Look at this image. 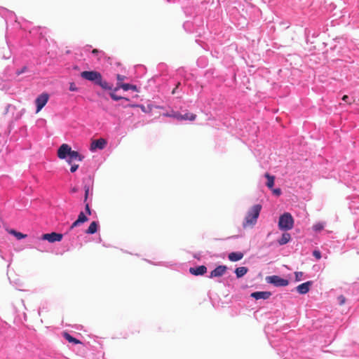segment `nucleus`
<instances>
[{
    "mask_svg": "<svg viewBox=\"0 0 359 359\" xmlns=\"http://www.w3.org/2000/svg\"><path fill=\"white\" fill-rule=\"evenodd\" d=\"M261 210L262 205L259 204L255 205L250 208L243 223V228L252 227L257 223Z\"/></svg>",
    "mask_w": 359,
    "mask_h": 359,
    "instance_id": "f257e3e1",
    "label": "nucleus"
},
{
    "mask_svg": "<svg viewBox=\"0 0 359 359\" xmlns=\"http://www.w3.org/2000/svg\"><path fill=\"white\" fill-rule=\"evenodd\" d=\"M294 219L290 213L285 212L282 215L278 221V226L282 230H290L293 228Z\"/></svg>",
    "mask_w": 359,
    "mask_h": 359,
    "instance_id": "f03ea898",
    "label": "nucleus"
},
{
    "mask_svg": "<svg viewBox=\"0 0 359 359\" xmlns=\"http://www.w3.org/2000/svg\"><path fill=\"white\" fill-rule=\"evenodd\" d=\"M102 74L97 71H83L81 73V77L85 80L92 81L97 84Z\"/></svg>",
    "mask_w": 359,
    "mask_h": 359,
    "instance_id": "7ed1b4c3",
    "label": "nucleus"
},
{
    "mask_svg": "<svg viewBox=\"0 0 359 359\" xmlns=\"http://www.w3.org/2000/svg\"><path fill=\"white\" fill-rule=\"evenodd\" d=\"M266 282L276 287L287 286L289 284V281L287 279H284L278 276H271L266 278Z\"/></svg>",
    "mask_w": 359,
    "mask_h": 359,
    "instance_id": "20e7f679",
    "label": "nucleus"
},
{
    "mask_svg": "<svg viewBox=\"0 0 359 359\" xmlns=\"http://www.w3.org/2000/svg\"><path fill=\"white\" fill-rule=\"evenodd\" d=\"M48 99L49 95L48 93H42L36 97L35 100V103L36 104V113L39 112L46 104Z\"/></svg>",
    "mask_w": 359,
    "mask_h": 359,
    "instance_id": "39448f33",
    "label": "nucleus"
},
{
    "mask_svg": "<svg viewBox=\"0 0 359 359\" xmlns=\"http://www.w3.org/2000/svg\"><path fill=\"white\" fill-rule=\"evenodd\" d=\"M72 148L67 144H62L57 150V156L60 159H65L69 157Z\"/></svg>",
    "mask_w": 359,
    "mask_h": 359,
    "instance_id": "423d86ee",
    "label": "nucleus"
},
{
    "mask_svg": "<svg viewBox=\"0 0 359 359\" xmlns=\"http://www.w3.org/2000/svg\"><path fill=\"white\" fill-rule=\"evenodd\" d=\"M63 235L62 233L52 232L50 233H45L42 236V239L48 241L50 243L55 241H60L62 239Z\"/></svg>",
    "mask_w": 359,
    "mask_h": 359,
    "instance_id": "0eeeda50",
    "label": "nucleus"
},
{
    "mask_svg": "<svg viewBox=\"0 0 359 359\" xmlns=\"http://www.w3.org/2000/svg\"><path fill=\"white\" fill-rule=\"evenodd\" d=\"M227 267L224 265H219L210 272V278L221 277L226 271Z\"/></svg>",
    "mask_w": 359,
    "mask_h": 359,
    "instance_id": "6e6552de",
    "label": "nucleus"
},
{
    "mask_svg": "<svg viewBox=\"0 0 359 359\" xmlns=\"http://www.w3.org/2000/svg\"><path fill=\"white\" fill-rule=\"evenodd\" d=\"M88 220V217L85 215L83 212H81L78 216V218L76 221H74L69 227V231L72 230L74 228L80 226L81 224L87 222Z\"/></svg>",
    "mask_w": 359,
    "mask_h": 359,
    "instance_id": "1a4fd4ad",
    "label": "nucleus"
},
{
    "mask_svg": "<svg viewBox=\"0 0 359 359\" xmlns=\"http://www.w3.org/2000/svg\"><path fill=\"white\" fill-rule=\"evenodd\" d=\"M84 156L78 151L72 150L67 159V163L72 164L74 161H82Z\"/></svg>",
    "mask_w": 359,
    "mask_h": 359,
    "instance_id": "9d476101",
    "label": "nucleus"
},
{
    "mask_svg": "<svg viewBox=\"0 0 359 359\" xmlns=\"http://www.w3.org/2000/svg\"><path fill=\"white\" fill-rule=\"evenodd\" d=\"M311 285V281H307L302 283L297 287V291L301 294H306L309 291Z\"/></svg>",
    "mask_w": 359,
    "mask_h": 359,
    "instance_id": "9b49d317",
    "label": "nucleus"
},
{
    "mask_svg": "<svg viewBox=\"0 0 359 359\" xmlns=\"http://www.w3.org/2000/svg\"><path fill=\"white\" fill-rule=\"evenodd\" d=\"M271 296V292L268 291L255 292L251 294V297L255 299H267Z\"/></svg>",
    "mask_w": 359,
    "mask_h": 359,
    "instance_id": "f8f14e48",
    "label": "nucleus"
},
{
    "mask_svg": "<svg viewBox=\"0 0 359 359\" xmlns=\"http://www.w3.org/2000/svg\"><path fill=\"white\" fill-rule=\"evenodd\" d=\"M107 144V141L103 138H100L98 140H94L90 145L91 150H94L96 149H102L105 145Z\"/></svg>",
    "mask_w": 359,
    "mask_h": 359,
    "instance_id": "ddd939ff",
    "label": "nucleus"
},
{
    "mask_svg": "<svg viewBox=\"0 0 359 359\" xmlns=\"http://www.w3.org/2000/svg\"><path fill=\"white\" fill-rule=\"evenodd\" d=\"M207 271L206 266L201 265L197 267H191L189 272L194 276L203 275Z\"/></svg>",
    "mask_w": 359,
    "mask_h": 359,
    "instance_id": "4468645a",
    "label": "nucleus"
},
{
    "mask_svg": "<svg viewBox=\"0 0 359 359\" xmlns=\"http://www.w3.org/2000/svg\"><path fill=\"white\" fill-rule=\"evenodd\" d=\"M119 88H122L123 90L127 91L129 90H132L133 91H137V86L135 85L129 84V83H121L120 82L117 83V86L114 89L115 91L118 90Z\"/></svg>",
    "mask_w": 359,
    "mask_h": 359,
    "instance_id": "2eb2a0df",
    "label": "nucleus"
},
{
    "mask_svg": "<svg viewBox=\"0 0 359 359\" xmlns=\"http://www.w3.org/2000/svg\"><path fill=\"white\" fill-rule=\"evenodd\" d=\"M243 253L241 252H233L229 254L228 258L231 262H237L243 257Z\"/></svg>",
    "mask_w": 359,
    "mask_h": 359,
    "instance_id": "dca6fc26",
    "label": "nucleus"
},
{
    "mask_svg": "<svg viewBox=\"0 0 359 359\" xmlns=\"http://www.w3.org/2000/svg\"><path fill=\"white\" fill-rule=\"evenodd\" d=\"M176 117L178 120L194 121L196 118V115L191 113H186L184 114H178Z\"/></svg>",
    "mask_w": 359,
    "mask_h": 359,
    "instance_id": "f3484780",
    "label": "nucleus"
},
{
    "mask_svg": "<svg viewBox=\"0 0 359 359\" xmlns=\"http://www.w3.org/2000/svg\"><path fill=\"white\" fill-rule=\"evenodd\" d=\"M98 228V223L97 222H92L86 231L87 234H94L97 232Z\"/></svg>",
    "mask_w": 359,
    "mask_h": 359,
    "instance_id": "a211bd4d",
    "label": "nucleus"
},
{
    "mask_svg": "<svg viewBox=\"0 0 359 359\" xmlns=\"http://www.w3.org/2000/svg\"><path fill=\"white\" fill-rule=\"evenodd\" d=\"M62 336L64 338L67 340L69 343H72L74 344H81V341L74 337H73L72 335H70L68 332H64L62 333Z\"/></svg>",
    "mask_w": 359,
    "mask_h": 359,
    "instance_id": "6ab92c4d",
    "label": "nucleus"
},
{
    "mask_svg": "<svg viewBox=\"0 0 359 359\" xmlns=\"http://www.w3.org/2000/svg\"><path fill=\"white\" fill-rule=\"evenodd\" d=\"M96 85L100 86L104 90L112 89L111 85H110L108 82L102 79V76H101V78L99 79Z\"/></svg>",
    "mask_w": 359,
    "mask_h": 359,
    "instance_id": "aec40b11",
    "label": "nucleus"
},
{
    "mask_svg": "<svg viewBox=\"0 0 359 359\" xmlns=\"http://www.w3.org/2000/svg\"><path fill=\"white\" fill-rule=\"evenodd\" d=\"M248 271V269L245 266L238 267L235 270L237 278H241L245 276Z\"/></svg>",
    "mask_w": 359,
    "mask_h": 359,
    "instance_id": "412c9836",
    "label": "nucleus"
},
{
    "mask_svg": "<svg viewBox=\"0 0 359 359\" xmlns=\"http://www.w3.org/2000/svg\"><path fill=\"white\" fill-rule=\"evenodd\" d=\"M291 238V236L289 233H283L281 238L278 240V243L280 245L287 243Z\"/></svg>",
    "mask_w": 359,
    "mask_h": 359,
    "instance_id": "4be33fe9",
    "label": "nucleus"
},
{
    "mask_svg": "<svg viewBox=\"0 0 359 359\" xmlns=\"http://www.w3.org/2000/svg\"><path fill=\"white\" fill-rule=\"evenodd\" d=\"M264 176L267 179L266 186L269 189H272L274 185L275 177L269 175L268 172L265 173Z\"/></svg>",
    "mask_w": 359,
    "mask_h": 359,
    "instance_id": "5701e85b",
    "label": "nucleus"
},
{
    "mask_svg": "<svg viewBox=\"0 0 359 359\" xmlns=\"http://www.w3.org/2000/svg\"><path fill=\"white\" fill-rule=\"evenodd\" d=\"M11 233L13 234L18 239H22L27 236V235L23 234L20 232H17L15 230H11Z\"/></svg>",
    "mask_w": 359,
    "mask_h": 359,
    "instance_id": "b1692460",
    "label": "nucleus"
},
{
    "mask_svg": "<svg viewBox=\"0 0 359 359\" xmlns=\"http://www.w3.org/2000/svg\"><path fill=\"white\" fill-rule=\"evenodd\" d=\"M114 91H115V90H114L113 92H111V93H110V94H109V95H110V97H111L114 100H115V101H118V100H121V99H126V100H128V99H126V98H124V97H121V96H118L117 95H116V94L114 93Z\"/></svg>",
    "mask_w": 359,
    "mask_h": 359,
    "instance_id": "393cba45",
    "label": "nucleus"
},
{
    "mask_svg": "<svg viewBox=\"0 0 359 359\" xmlns=\"http://www.w3.org/2000/svg\"><path fill=\"white\" fill-rule=\"evenodd\" d=\"M324 226L322 223H317L315 225H313V229L316 231H320L322 229H323Z\"/></svg>",
    "mask_w": 359,
    "mask_h": 359,
    "instance_id": "a878e982",
    "label": "nucleus"
},
{
    "mask_svg": "<svg viewBox=\"0 0 359 359\" xmlns=\"http://www.w3.org/2000/svg\"><path fill=\"white\" fill-rule=\"evenodd\" d=\"M84 189H85L84 203H86V201L88 199V194H89V187L86 185L84 187Z\"/></svg>",
    "mask_w": 359,
    "mask_h": 359,
    "instance_id": "bb28decb",
    "label": "nucleus"
},
{
    "mask_svg": "<svg viewBox=\"0 0 359 359\" xmlns=\"http://www.w3.org/2000/svg\"><path fill=\"white\" fill-rule=\"evenodd\" d=\"M313 255L317 259H320L321 258V253L319 250H314L313 252Z\"/></svg>",
    "mask_w": 359,
    "mask_h": 359,
    "instance_id": "cd10ccee",
    "label": "nucleus"
},
{
    "mask_svg": "<svg viewBox=\"0 0 359 359\" xmlns=\"http://www.w3.org/2000/svg\"><path fill=\"white\" fill-rule=\"evenodd\" d=\"M126 76H123V75H121V74H117L116 75V79H117V81L118 82H120L121 83H123L122 81H124L126 79Z\"/></svg>",
    "mask_w": 359,
    "mask_h": 359,
    "instance_id": "c85d7f7f",
    "label": "nucleus"
},
{
    "mask_svg": "<svg viewBox=\"0 0 359 359\" xmlns=\"http://www.w3.org/2000/svg\"><path fill=\"white\" fill-rule=\"evenodd\" d=\"M338 300L340 305H343L346 302V298L343 295H340L338 297Z\"/></svg>",
    "mask_w": 359,
    "mask_h": 359,
    "instance_id": "c756f323",
    "label": "nucleus"
},
{
    "mask_svg": "<svg viewBox=\"0 0 359 359\" xmlns=\"http://www.w3.org/2000/svg\"><path fill=\"white\" fill-rule=\"evenodd\" d=\"M86 205H85V209H86V213L88 215H91V210H90V205L88 203H85Z\"/></svg>",
    "mask_w": 359,
    "mask_h": 359,
    "instance_id": "7c9ffc66",
    "label": "nucleus"
},
{
    "mask_svg": "<svg viewBox=\"0 0 359 359\" xmlns=\"http://www.w3.org/2000/svg\"><path fill=\"white\" fill-rule=\"evenodd\" d=\"M69 90H71V91H77L78 90V88L76 86L74 83H70Z\"/></svg>",
    "mask_w": 359,
    "mask_h": 359,
    "instance_id": "2f4dec72",
    "label": "nucleus"
},
{
    "mask_svg": "<svg viewBox=\"0 0 359 359\" xmlns=\"http://www.w3.org/2000/svg\"><path fill=\"white\" fill-rule=\"evenodd\" d=\"M273 194L276 196H280L281 194V190L279 188L272 189Z\"/></svg>",
    "mask_w": 359,
    "mask_h": 359,
    "instance_id": "473e14b6",
    "label": "nucleus"
},
{
    "mask_svg": "<svg viewBox=\"0 0 359 359\" xmlns=\"http://www.w3.org/2000/svg\"><path fill=\"white\" fill-rule=\"evenodd\" d=\"M79 168V165L77 164H74L72 165L71 168H70V171L72 172H74Z\"/></svg>",
    "mask_w": 359,
    "mask_h": 359,
    "instance_id": "72a5a7b5",
    "label": "nucleus"
},
{
    "mask_svg": "<svg viewBox=\"0 0 359 359\" xmlns=\"http://www.w3.org/2000/svg\"><path fill=\"white\" fill-rule=\"evenodd\" d=\"M302 272H295V277L297 280H299L300 278L302 276Z\"/></svg>",
    "mask_w": 359,
    "mask_h": 359,
    "instance_id": "f704fd0d",
    "label": "nucleus"
},
{
    "mask_svg": "<svg viewBox=\"0 0 359 359\" xmlns=\"http://www.w3.org/2000/svg\"><path fill=\"white\" fill-rule=\"evenodd\" d=\"M26 71H27V67H23L20 71H18L17 72V74L19 75V74H20L26 72Z\"/></svg>",
    "mask_w": 359,
    "mask_h": 359,
    "instance_id": "c9c22d12",
    "label": "nucleus"
},
{
    "mask_svg": "<svg viewBox=\"0 0 359 359\" xmlns=\"http://www.w3.org/2000/svg\"><path fill=\"white\" fill-rule=\"evenodd\" d=\"M99 52H100V51H99V50H97V49H93V50H92V53H93V54H94V55L97 54Z\"/></svg>",
    "mask_w": 359,
    "mask_h": 359,
    "instance_id": "e433bc0d",
    "label": "nucleus"
},
{
    "mask_svg": "<svg viewBox=\"0 0 359 359\" xmlns=\"http://www.w3.org/2000/svg\"><path fill=\"white\" fill-rule=\"evenodd\" d=\"M348 99V96L346 95H344L342 97V100L345 102H347Z\"/></svg>",
    "mask_w": 359,
    "mask_h": 359,
    "instance_id": "4c0bfd02",
    "label": "nucleus"
},
{
    "mask_svg": "<svg viewBox=\"0 0 359 359\" xmlns=\"http://www.w3.org/2000/svg\"><path fill=\"white\" fill-rule=\"evenodd\" d=\"M176 89H177V88H175L172 90V94H175V92H176Z\"/></svg>",
    "mask_w": 359,
    "mask_h": 359,
    "instance_id": "58836bf2",
    "label": "nucleus"
},
{
    "mask_svg": "<svg viewBox=\"0 0 359 359\" xmlns=\"http://www.w3.org/2000/svg\"><path fill=\"white\" fill-rule=\"evenodd\" d=\"M180 85V83H178L175 87V88H177L179 87V86Z\"/></svg>",
    "mask_w": 359,
    "mask_h": 359,
    "instance_id": "ea45409f",
    "label": "nucleus"
},
{
    "mask_svg": "<svg viewBox=\"0 0 359 359\" xmlns=\"http://www.w3.org/2000/svg\"><path fill=\"white\" fill-rule=\"evenodd\" d=\"M76 191V189H72V191H73V192H75Z\"/></svg>",
    "mask_w": 359,
    "mask_h": 359,
    "instance_id": "a19ab883",
    "label": "nucleus"
}]
</instances>
